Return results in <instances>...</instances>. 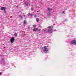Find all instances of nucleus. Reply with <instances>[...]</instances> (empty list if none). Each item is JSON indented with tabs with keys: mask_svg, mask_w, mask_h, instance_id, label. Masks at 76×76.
<instances>
[{
	"mask_svg": "<svg viewBox=\"0 0 76 76\" xmlns=\"http://www.w3.org/2000/svg\"><path fill=\"white\" fill-rule=\"evenodd\" d=\"M53 27L52 26H49L48 27V30L47 31L48 32L52 33V32H53Z\"/></svg>",
	"mask_w": 76,
	"mask_h": 76,
	"instance_id": "nucleus-1",
	"label": "nucleus"
},
{
	"mask_svg": "<svg viewBox=\"0 0 76 76\" xmlns=\"http://www.w3.org/2000/svg\"><path fill=\"white\" fill-rule=\"evenodd\" d=\"M10 40L11 41V43L13 44V43L14 42V41H15V37H13L11 38Z\"/></svg>",
	"mask_w": 76,
	"mask_h": 76,
	"instance_id": "nucleus-2",
	"label": "nucleus"
},
{
	"mask_svg": "<svg viewBox=\"0 0 76 76\" xmlns=\"http://www.w3.org/2000/svg\"><path fill=\"white\" fill-rule=\"evenodd\" d=\"M71 44H74L75 45H76V40H73L71 41Z\"/></svg>",
	"mask_w": 76,
	"mask_h": 76,
	"instance_id": "nucleus-3",
	"label": "nucleus"
},
{
	"mask_svg": "<svg viewBox=\"0 0 76 76\" xmlns=\"http://www.w3.org/2000/svg\"><path fill=\"white\" fill-rule=\"evenodd\" d=\"M44 51L45 52H47L48 51V49H47V46H45L44 48Z\"/></svg>",
	"mask_w": 76,
	"mask_h": 76,
	"instance_id": "nucleus-4",
	"label": "nucleus"
},
{
	"mask_svg": "<svg viewBox=\"0 0 76 76\" xmlns=\"http://www.w3.org/2000/svg\"><path fill=\"white\" fill-rule=\"evenodd\" d=\"M1 10H4V11L6 10V8L5 7H2L1 8Z\"/></svg>",
	"mask_w": 76,
	"mask_h": 76,
	"instance_id": "nucleus-5",
	"label": "nucleus"
},
{
	"mask_svg": "<svg viewBox=\"0 0 76 76\" xmlns=\"http://www.w3.org/2000/svg\"><path fill=\"white\" fill-rule=\"evenodd\" d=\"M38 29V28H35L33 29V31H37V30Z\"/></svg>",
	"mask_w": 76,
	"mask_h": 76,
	"instance_id": "nucleus-6",
	"label": "nucleus"
},
{
	"mask_svg": "<svg viewBox=\"0 0 76 76\" xmlns=\"http://www.w3.org/2000/svg\"><path fill=\"white\" fill-rule=\"evenodd\" d=\"M30 15H31V16H33V15H32V14H31L30 13H28V16H29Z\"/></svg>",
	"mask_w": 76,
	"mask_h": 76,
	"instance_id": "nucleus-7",
	"label": "nucleus"
},
{
	"mask_svg": "<svg viewBox=\"0 0 76 76\" xmlns=\"http://www.w3.org/2000/svg\"><path fill=\"white\" fill-rule=\"evenodd\" d=\"M27 23V21H26V20H25L24 21V22H23L24 24H26Z\"/></svg>",
	"mask_w": 76,
	"mask_h": 76,
	"instance_id": "nucleus-8",
	"label": "nucleus"
},
{
	"mask_svg": "<svg viewBox=\"0 0 76 76\" xmlns=\"http://www.w3.org/2000/svg\"><path fill=\"white\" fill-rule=\"evenodd\" d=\"M48 10L49 12H50L51 11V8H48Z\"/></svg>",
	"mask_w": 76,
	"mask_h": 76,
	"instance_id": "nucleus-9",
	"label": "nucleus"
},
{
	"mask_svg": "<svg viewBox=\"0 0 76 76\" xmlns=\"http://www.w3.org/2000/svg\"><path fill=\"white\" fill-rule=\"evenodd\" d=\"M2 62H3V63H5L6 62V61H5V60H4V59H2Z\"/></svg>",
	"mask_w": 76,
	"mask_h": 76,
	"instance_id": "nucleus-10",
	"label": "nucleus"
},
{
	"mask_svg": "<svg viewBox=\"0 0 76 76\" xmlns=\"http://www.w3.org/2000/svg\"><path fill=\"white\" fill-rule=\"evenodd\" d=\"M14 35H15V37H17V35H18L17 33H15L14 34Z\"/></svg>",
	"mask_w": 76,
	"mask_h": 76,
	"instance_id": "nucleus-11",
	"label": "nucleus"
},
{
	"mask_svg": "<svg viewBox=\"0 0 76 76\" xmlns=\"http://www.w3.org/2000/svg\"><path fill=\"white\" fill-rule=\"evenodd\" d=\"M36 21L37 22H39V19L38 18H36Z\"/></svg>",
	"mask_w": 76,
	"mask_h": 76,
	"instance_id": "nucleus-12",
	"label": "nucleus"
},
{
	"mask_svg": "<svg viewBox=\"0 0 76 76\" xmlns=\"http://www.w3.org/2000/svg\"><path fill=\"white\" fill-rule=\"evenodd\" d=\"M19 16L22 19H23V17L21 15H19Z\"/></svg>",
	"mask_w": 76,
	"mask_h": 76,
	"instance_id": "nucleus-13",
	"label": "nucleus"
},
{
	"mask_svg": "<svg viewBox=\"0 0 76 76\" xmlns=\"http://www.w3.org/2000/svg\"><path fill=\"white\" fill-rule=\"evenodd\" d=\"M36 27V25H34L33 26V28H35Z\"/></svg>",
	"mask_w": 76,
	"mask_h": 76,
	"instance_id": "nucleus-14",
	"label": "nucleus"
},
{
	"mask_svg": "<svg viewBox=\"0 0 76 76\" xmlns=\"http://www.w3.org/2000/svg\"><path fill=\"white\" fill-rule=\"evenodd\" d=\"M31 10H34V8H31Z\"/></svg>",
	"mask_w": 76,
	"mask_h": 76,
	"instance_id": "nucleus-15",
	"label": "nucleus"
},
{
	"mask_svg": "<svg viewBox=\"0 0 76 76\" xmlns=\"http://www.w3.org/2000/svg\"><path fill=\"white\" fill-rule=\"evenodd\" d=\"M41 29H39V30H37V31H38V32H39V31H41Z\"/></svg>",
	"mask_w": 76,
	"mask_h": 76,
	"instance_id": "nucleus-16",
	"label": "nucleus"
},
{
	"mask_svg": "<svg viewBox=\"0 0 76 76\" xmlns=\"http://www.w3.org/2000/svg\"><path fill=\"white\" fill-rule=\"evenodd\" d=\"M3 12H4L5 13H6V10H4V11H3Z\"/></svg>",
	"mask_w": 76,
	"mask_h": 76,
	"instance_id": "nucleus-17",
	"label": "nucleus"
},
{
	"mask_svg": "<svg viewBox=\"0 0 76 76\" xmlns=\"http://www.w3.org/2000/svg\"><path fill=\"white\" fill-rule=\"evenodd\" d=\"M35 18H37V15H36L34 16Z\"/></svg>",
	"mask_w": 76,
	"mask_h": 76,
	"instance_id": "nucleus-18",
	"label": "nucleus"
},
{
	"mask_svg": "<svg viewBox=\"0 0 76 76\" xmlns=\"http://www.w3.org/2000/svg\"><path fill=\"white\" fill-rule=\"evenodd\" d=\"M2 74V73L1 72H0V75H1Z\"/></svg>",
	"mask_w": 76,
	"mask_h": 76,
	"instance_id": "nucleus-19",
	"label": "nucleus"
},
{
	"mask_svg": "<svg viewBox=\"0 0 76 76\" xmlns=\"http://www.w3.org/2000/svg\"><path fill=\"white\" fill-rule=\"evenodd\" d=\"M64 11H63L62 13H64Z\"/></svg>",
	"mask_w": 76,
	"mask_h": 76,
	"instance_id": "nucleus-20",
	"label": "nucleus"
},
{
	"mask_svg": "<svg viewBox=\"0 0 76 76\" xmlns=\"http://www.w3.org/2000/svg\"><path fill=\"white\" fill-rule=\"evenodd\" d=\"M56 31V30L55 29V30H54V31Z\"/></svg>",
	"mask_w": 76,
	"mask_h": 76,
	"instance_id": "nucleus-21",
	"label": "nucleus"
},
{
	"mask_svg": "<svg viewBox=\"0 0 76 76\" xmlns=\"http://www.w3.org/2000/svg\"><path fill=\"white\" fill-rule=\"evenodd\" d=\"M17 7H18V5H17Z\"/></svg>",
	"mask_w": 76,
	"mask_h": 76,
	"instance_id": "nucleus-22",
	"label": "nucleus"
},
{
	"mask_svg": "<svg viewBox=\"0 0 76 76\" xmlns=\"http://www.w3.org/2000/svg\"><path fill=\"white\" fill-rule=\"evenodd\" d=\"M53 25H55V24H54Z\"/></svg>",
	"mask_w": 76,
	"mask_h": 76,
	"instance_id": "nucleus-23",
	"label": "nucleus"
},
{
	"mask_svg": "<svg viewBox=\"0 0 76 76\" xmlns=\"http://www.w3.org/2000/svg\"><path fill=\"white\" fill-rule=\"evenodd\" d=\"M24 16H25V15H24Z\"/></svg>",
	"mask_w": 76,
	"mask_h": 76,
	"instance_id": "nucleus-24",
	"label": "nucleus"
}]
</instances>
